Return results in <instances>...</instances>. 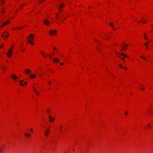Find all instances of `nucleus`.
<instances>
[{"instance_id":"nucleus-49","label":"nucleus","mask_w":153,"mask_h":153,"mask_svg":"<svg viewBox=\"0 0 153 153\" xmlns=\"http://www.w3.org/2000/svg\"><path fill=\"white\" fill-rule=\"evenodd\" d=\"M41 1H39V3H41Z\"/></svg>"},{"instance_id":"nucleus-15","label":"nucleus","mask_w":153,"mask_h":153,"mask_svg":"<svg viewBox=\"0 0 153 153\" xmlns=\"http://www.w3.org/2000/svg\"><path fill=\"white\" fill-rule=\"evenodd\" d=\"M142 21V23L143 24L145 23H146V20L145 19H143V18H142L141 19Z\"/></svg>"},{"instance_id":"nucleus-37","label":"nucleus","mask_w":153,"mask_h":153,"mask_svg":"<svg viewBox=\"0 0 153 153\" xmlns=\"http://www.w3.org/2000/svg\"><path fill=\"white\" fill-rule=\"evenodd\" d=\"M51 82L50 81H49L48 82V84L49 85H50L51 84Z\"/></svg>"},{"instance_id":"nucleus-42","label":"nucleus","mask_w":153,"mask_h":153,"mask_svg":"<svg viewBox=\"0 0 153 153\" xmlns=\"http://www.w3.org/2000/svg\"><path fill=\"white\" fill-rule=\"evenodd\" d=\"M148 126L149 127H150V125L149 124L148 125Z\"/></svg>"},{"instance_id":"nucleus-4","label":"nucleus","mask_w":153,"mask_h":153,"mask_svg":"<svg viewBox=\"0 0 153 153\" xmlns=\"http://www.w3.org/2000/svg\"><path fill=\"white\" fill-rule=\"evenodd\" d=\"M49 131L50 130L49 128H48L47 129L45 130V132L44 133V135L45 136L47 137L48 136L49 132Z\"/></svg>"},{"instance_id":"nucleus-32","label":"nucleus","mask_w":153,"mask_h":153,"mask_svg":"<svg viewBox=\"0 0 153 153\" xmlns=\"http://www.w3.org/2000/svg\"><path fill=\"white\" fill-rule=\"evenodd\" d=\"M5 23H4L1 26V27H2L3 26H5Z\"/></svg>"},{"instance_id":"nucleus-38","label":"nucleus","mask_w":153,"mask_h":153,"mask_svg":"<svg viewBox=\"0 0 153 153\" xmlns=\"http://www.w3.org/2000/svg\"><path fill=\"white\" fill-rule=\"evenodd\" d=\"M60 65H63V63H60Z\"/></svg>"},{"instance_id":"nucleus-14","label":"nucleus","mask_w":153,"mask_h":153,"mask_svg":"<svg viewBox=\"0 0 153 153\" xmlns=\"http://www.w3.org/2000/svg\"><path fill=\"white\" fill-rule=\"evenodd\" d=\"M144 38L146 40H147L148 38V37L146 36V35L145 34V33H144Z\"/></svg>"},{"instance_id":"nucleus-13","label":"nucleus","mask_w":153,"mask_h":153,"mask_svg":"<svg viewBox=\"0 0 153 153\" xmlns=\"http://www.w3.org/2000/svg\"><path fill=\"white\" fill-rule=\"evenodd\" d=\"M35 76L34 74L31 75L30 76V77L32 79H34L35 78Z\"/></svg>"},{"instance_id":"nucleus-51","label":"nucleus","mask_w":153,"mask_h":153,"mask_svg":"<svg viewBox=\"0 0 153 153\" xmlns=\"http://www.w3.org/2000/svg\"><path fill=\"white\" fill-rule=\"evenodd\" d=\"M3 70H4V68H3Z\"/></svg>"},{"instance_id":"nucleus-5","label":"nucleus","mask_w":153,"mask_h":153,"mask_svg":"<svg viewBox=\"0 0 153 153\" xmlns=\"http://www.w3.org/2000/svg\"><path fill=\"white\" fill-rule=\"evenodd\" d=\"M9 35L8 33L7 32L5 31L3 33V34L2 36V37H3L4 36L5 38L7 37Z\"/></svg>"},{"instance_id":"nucleus-52","label":"nucleus","mask_w":153,"mask_h":153,"mask_svg":"<svg viewBox=\"0 0 153 153\" xmlns=\"http://www.w3.org/2000/svg\"><path fill=\"white\" fill-rule=\"evenodd\" d=\"M65 19V18H64V19Z\"/></svg>"},{"instance_id":"nucleus-34","label":"nucleus","mask_w":153,"mask_h":153,"mask_svg":"<svg viewBox=\"0 0 153 153\" xmlns=\"http://www.w3.org/2000/svg\"><path fill=\"white\" fill-rule=\"evenodd\" d=\"M20 85H21V86H24V85L23 84H22V83H20Z\"/></svg>"},{"instance_id":"nucleus-43","label":"nucleus","mask_w":153,"mask_h":153,"mask_svg":"<svg viewBox=\"0 0 153 153\" xmlns=\"http://www.w3.org/2000/svg\"><path fill=\"white\" fill-rule=\"evenodd\" d=\"M49 57H50V58H52V57L51 56H49Z\"/></svg>"},{"instance_id":"nucleus-1","label":"nucleus","mask_w":153,"mask_h":153,"mask_svg":"<svg viewBox=\"0 0 153 153\" xmlns=\"http://www.w3.org/2000/svg\"><path fill=\"white\" fill-rule=\"evenodd\" d=\"M115 52L116 53V54L118 55V56L122 60H124V57H128V56L127 55L125 54L122 52H121L120 53V55L122 56V57H121L119 55H118V53L116 52V51H115Z\"/></svg>"},{"instance_id":"nucleus-31","label":"nucleus","mask_w":153,"mask_h":153,"mask_svg":"<svg viewBox=\"0 0 153 153\" xmlns=\"http://www.w3.org/2000/svg\"><path fill=\"white\" fill-rule=\"evenodd\" d=\"M5 23H4L1 26V27H2L3 26H5Z\"/></svg>"},{"instance_id":"nucleus-30","label":"nucleus","mask_w":153,"mask_h":153,"mask_svg":"<svg viewBox=\"0 0 153 153\" xmlns=\"http://www.w3.org/2000/svg\"><path fill=\"white\" fill-rule=\"evenodd\" d=\"M126 48H123L122 49V50H123V51H126Z\"/></svg>"},{"instance_id":"nucleus-20","label":"nucleus","mask_w":153,"mask_h":153,"mask_svg":"<svg viewBox=\"0 0 153 153\" xmlns=\"http://www.w3.org/2000/svg\"><path fill=\"white\" fill-rule=\"evenodd\" d=\"M34 37V35L33 34H30V36L28 37L29 38H33Z\"/></svg>"},{"instance_id":"nucleus-24","label":"nucleus","mask_w":153,"mask_h":153,"mask_svg":"<svg viewBox=\"0 0 153 153\" xmlns=\"http://www.w3.org/2000/svg\"><path fill=\"white\" fill-rule=\"evenodd\" d=\"M4 8H3L2 10H1V12L2 13H4Z\"/></svg>"},{"instance_id":"nucleus-50","label":"nucleus","mask_w":153,"mask_h":153,"mask_svg":"<svg viewBox=\"0 0 153 153\" xmlns=\"http://www.w3.org/2000/svg\"><path fill=\"white\" fill-rule=\"evenodd\" d=\"M25 49H24L23 50V51H25Z\"/></svg>"},{"instance_id":"nucleus-54","label":"nucleus","mask_w":153,"mask_h":153,"mask_svg":"<svg viewBox=\"0 0 153 153\" xmlns=\"http://www.w3.org/2000/svg\"><path fill=\"white\" fill-rule=\"evenodd\" d=\"M2 46H0V47H1V48H2Z\"/></svg>"},{"instance_id":"nucleus-17","label":"nucleus","mask_w":153,"mask_h":153,"mask_svg":"<svg viewBox=\"0 0 153 153\" xmlns=\"http://www.w3.org/2000/svg\"><path fill=\"white\" fill-rule=\"evenodd\" d=\"M0 1L1 4H2L5 2L4 0H0Z\"/></svg>"},{"instance_id":"nucleus-27","label":"nucleus","mask_w":153,"mask_h":153,"mask_svg":"<svg viewBox=\"0 0 153 153\" xmlns=\"http://www.w3.org/2000/svg\"><path fill=\"white\" fill-rule=\"evenodd\" d=\"M140 57L141 58H142L143 59H145L146 60V59H145V58L143 56H140Z\"/></svg>"},{"instance_id":"nucleus-28","label":"nucleus","mask_w":153,"mask_h":153,"mask_svg":"<svg viewBox=\"0 0 153 153\" xmlns=\"http://www.w3.org/2000/svg\"><path fill=\"white\" fill-rule=\"evenodd\" d=\"M24 27V26H22V27H21L20 28L18 27H17V28L18 29H22Z\"/></svg>"},{"instance_id":"nucleus-23","label":"nucleus","mask_w":153,"mask_h":153,"mask_svg":"<svg viewBox=\"0 0 153 153\" xmlns=\"http://www.w3.org/2000/svg\"><path fill=\"white\" fill-rule=\"evenodd\" d=\"M3 151V149L1 147H0V153L2 152Z\"/></svg>"},{"instance_id":"nucleus-12","label":"nucleus","mask_w":153,"mask_h":153,"mask_svg":"<svg viewBox=\"0 0 153 153\" xmlns=\"http://www.w3.org/2000/svg\"><path fill=\"white\" fill-rule=\"evenodd\" d=\"M53 61L54 62H56V63H57V62H59V60L57 59L56 58H54L53 59Z\"/></svg>"},{"instance_id":"nucleus-40","label":"nucleus","mask_w":153,"mask_h":153,"mask_svg":"<svg viewBox=\"0 0 153 153\" xmlns=\"http://www.w3.org/2000/svg\"><path fill=\"white\" fill-rule=\"evenodd\" d=\"M24 82V83H25V85H26L27 84V82Z\"/></svg>"},{"instance_id":"nucleus-56","label":"nucleus","mask_w":153,"mask_h":153,"mask_svg":"<svg viewBox=\"0 0 153 153\" xmlns=\"http://www.w3.org/2000/svg\"><path fill=\"white\" fill-rule=\"evenodd\" d=\"M43 0H42V1H43Z\"/></svg>"},{"instance_id":"nucleus-3","label":"nucleus","mask_w":153,"mask_h":153,"mask_svg":"<svg viewBox=\"0 0 153 153\" xmlns=\"http://www.w3.org/2000/svg\"><path fill=\"white\" fill-rule=\"evenodd\" d=\"M43 22L46 25H48L49 24V22L47 19H44Z\"/></svg>"},{"instance_id":"nucleus-33","label":"nucleus","mask_w":153,"mask_h":153,"mask_svg":"<svg viewBox=\"0 0 153 153\" xmlns=\"http://www.w3.org/2000/svg\"><path fill=\"white\" fill-rule=\"evenodd\" d=\"M5 23H4L1 26V27H2L3 26H5Z\"/></svg>"},{"instance_id":"nucleus-2","label":"nucleus","mask_w":153,"mask_h":153,"mask_svg":"<svg viewBox=\"0 0 153 153\" xmlns=\"http://www.w3.org/2000/svg\"><path fill=\"white\" fill-rule=\"evenodd\" d=\"M7 55L8 57L10 58L11 57V56L12 54V49H10L8 50V51L7 52Z\"/></svg>"},{"instance_id":"nucleus-35","label":"nucleus","mask_w":153,"mask_h":153,"mask_svg":"<svg viewBox=\"0 0 153 153\" xmlns=\"http://www.w3.org/2000/svg\"><path fill=\"white\" fill-rule=\"evenodd\" d=\"M128 113V111H126L125 113V114L126 115Z\"/></svg>"},{"instance_id":"nucleus-26","label":"nucleus","mask_w":153,"mask_h":153,"mask_svg":"<svg viewBox=\"0 0 153 153\" xmlns=\"http://www.w3.org/2000/svg\"><path fill=\"white\" fill-rule=\"evenodd\" d=\"M40 53L42 55V56L44 57H45V55H44V54H43L42 53L41 51H40Z\"/></svg>"},{"instance_id":"nucleus-19","label":"nucleus","mask_w":153,"mask_h":153,"mask_svg":"<svg viewBox=\"0 0 153 153\" xmlns=\"http://www.w3.org/2000/svg\"><path fill=\"white\" fill-rule=\"evenodd\" d=\"M34 90L35 91L37 95H38L39 94V93H38V91L36 90V88H34Z\"/></svg>"},{"instance_id":"nucleus-22","label":"nucleus","mask_w":153,"mask_h":153,"mask_svg":"<svg viewBox=\"0 0 153 153\" xmlns=\"http://www.w3.org/2000/svg\"><path fill=\"white\" fill-rule=\"evenodd\" d=\"M25 136H27L28 137H30L31 136L30 134H28L27 133H25Z\"/></svg>"},{"instance_id":"nucleus-9","label":"nucleus","mask_w":153,"mask_h":153,"mask_svg":"<svg viewBox=\"0 0 153 153\" xmlns=\"http://www.w3.org/2000/svg\"><path fill=\"white\" fill-rule=\"evenodd\" d=\"M49 117L50 119L49 121L50 122H52L54 120V117L52 118L51 115L49 116Z\"/></svg>"},{"instance_id":"nucleus-39","label":"nucleus","mask_w":153,"mask_h":153,"mask_svg":"<svg viewBox=\"0 0 153 153\" xmlns=\"http://www.w3.org/2000/svg\"><path fill=\"white\" fill-rule=\"evenodd\" d=\"M30 130L31 131H33V129L32 128H31V129H30Z\"/></svg>"},{"instance_id":"nucleus-46","label":"nucleus","mask_w":153,"mask_h":153,"mask_svg":"<svg viewBox=\"0 0 153 153\" xmlns=\"http://www.w3.org/2000/svg\"><path fill=\"white\" fill-rule=\"evenodd\" d=\"M56 48H53V50H56Z\"/></svg>"},{"instance_id":"nucleus-29","label":"nucleus","mask_w":153,"mask_h":153,"mask_svg":"<svg viewBox=\"0 0 153 153\" xmlns=\"http://www.w3.org/2000/svg\"><path fill=\"white\" fill-rule=\"evenodd\" d=\"M47 111L49 113H50V112H51V111L50 110H48V109H47Z\"/></svg>"},{"instance_id":"nucleus-53","label":"nucleus","mask_w":153,"mask_h":153,"mask_svg":"<svg viewBox=\"0 0 153 153\" xmlns=\"http://www.w3.org/2000/svg\"><path fill=\"white\" fill-rule=\"evenodd\" d=\"M6 69H7V68L6 67Z\"/></svg>"},{"instance_id":"nucleus-21","label":"nucleus","mask_w":153,"mask_h":153,"mask_svg":"<svg viewBox=\"0 0 153 153\" xmlns=\"http://www.w3.org/2000/svg\"><path fill=\"white\" fill-rule=\"evenodd\" d=\"M27 41L28 42L31 43V44L32 45H33V42H31V41H30V40H27Z\"/></svg>"},{"instance_id":"nucleus-6","label":"nucleus","mask_w":153,"mask_h":153,"mask_svg":"<svg viewBox=\"0 0 153 153\" xmlns=\"http://www.w3.org/2000/svg\"><path fill=\"white\" fill-rule=\"evenodd\" d=\"M58 7L59 11L60 12H61V9L63 7V3H62L61 4L58 5Z\"/></svg>"},{"instance_id":"nucleus-36","label":"nucleus","mask_w":153,"mask_h":153,"mask_svg":"<svg viewBox=\"0 0 153 153\" xmlns=\"http://www.w3.org/2000/svg\"><path fill=\"white\" fill-rule=\"evenodd\" d=\"M19 82H20V83H22V82H24V81H23L21 80L19 81Z\"/></svg>"},{"instance_id":"nucleus-45","label":"nucleus","mask_w":153,"mask_h":153,"mask_svg":"<svg viewBox=\"0 0 153 153\" xmlns=\"http://www.w3.org/2000/svg\"><path fill=\"white\" fill-rule=\"evenodd\" d=\"M138 22V23H140V21H138V22Z\"/></svg>"},{"instance_id":"nucleus-47","label":"nucleus","mask_w":153,"mask_h":153,"mask_svg":"<svg viewBox=\"0 0 153 153\" xmlns=\"http://www.w3.org/2000/svg\"><path fill=\"white\" fill-rule=\"evenodd\" d=\"M30 41H31V42H33V40H30Z\"/></svg>"},{"instance_id":"nucleus-11","label":"nucleus","mask_w":153,"mask_h":153,"mask_svg":"<svg viewBox=\"0 0 153 153\" xmlns=\"http://www.w3.org/2000/svg\"><path fill=\"white\" fill-rule=\"evenodd\" d=\"M30 72H31L30 70L29 69H27L25 71V72L27 74H30Z\"/></svg>"},{"instance_id":"nucleus-18","label":"nucleus","mask_w":153,"mask_h":153,"mask_svg":"<svg viewBox=\"0 0 153 153\" xmlns=\"http://www.w3.org/2000/svg\"><path fill=\"white\" fill-rule=\"evenodd\" d=\"M120 67L122 68H124L125 69L127 70V68L126 67H123L121 65H119Z\"/></svg>"},{"instance_id":"nucleus-48","label":"nucleus","mask_w":153,"mask_h":153,"mask_svg":"<svg viewBox=\"0 0 153 153\" xmlns=\"http://www.w3.org/2000/svg\"><path fill=\"white\" fill-rule=\"evenodd\" d=\"M60 131H62V129H61L60 130Z\"/></svg>"},{"instance_id":"nucleus-8","label":"nucleus","mask_w":153,"mask_h":153,"mask_svg":"<svg viewBox=\"0 0 153 153\" xmlns=\"http://www.w3.org/2000/svg\"><path fill=\"white\" fill-rule=\"evenodd\" d=\"M11 77L14 79H18V77L16 75L14 74L12 75Z\"/></svg>"},{"instance_id":"nucleus-10","label":"nucleus","mask_w":153,"mask_h":153,"mask_svg":"<svg viewBox=\"0 0 153 153\" xmlns=\"http://www.w3.org/2000/svg\"><path fill=\"white\" fill-rule=\"evenodd\" d=\"M149 42H145L144 43V45H145L146 48V49L147 50L148 49H149L148 47V44H149Z\"/></svg>"},{"instance_id":"nucleus-7","label":"nucleus","mask_w":153,"mask_h":153,"mask_svg":"<svg viewBox=\"0 0 153 153\" xmlns=\"http://www.w3.org/2000/svg\"><path fill=\"white\" fill-rule=\"evenodd\" d=\"M56 30H50L49 31V33L51 35H53V34L54 33L55 35H56Z\"/></svg>"},{"instance_id":"nucleus-16","label":"nucleus","mask_w":153,"mask_h":153,"mask_svg":"<svg viewBox=\"0 0 153 153\" xmlns=\"http://www.w3.org/2000/svg\"><path fill=\"white\" fill-rule=\"evenodd\" d=\"M109 25H110L114 29V30H116L115 29H114V25H113V24H112V23H110V24H109Z\"/></svg>"},{"instance_id":"nucleus-25","label":"nucleus","mask_w":153,"mask_h":153,"mask_svg":"<svg viewBox=\"0 0 153 153\" xmlns=\"http://www.w3.org/2000/svg\"><path fill=\"white\" fill-rule=\"evenodd\" d=\"M10 22L9 21H7L5 22L4 23H5V25L6 24L9 23Z\"/></svg>"},{"instance_id":"nucleus-55","label":"nucleus","mask_w":153,"mask_h":153,"mask_svg":"<svg viewBox=\"0 0 153 153\" xmlns=\"http://www.w3.org/2000/svg\"><path fill=\"white\" fill-rule=\"evenodd\" d=\"M1 48V47H0V49Z\"/></svg>"},{"instance_id":"nucleus-41","label":"nucleus","mask_w":153,"mask_h":153,"mask_svg":"<svg viewBox=\"0 0 153 153\" xmlns=\"http://www.w3.org/2000/svg\"><path fill=\"white\" fill-rule=\"evenodd\" d=\"M141 88V89L142 90H143V88H141H141Z\"/></svg>"},{"instance_id":"nucleus-44","label":"nucleus","mask_w":153,"mask_h":153,"mask_svg":"<svg viewBox=\"0 0 153 153\" xmlns=\"http://www.w3.org/2000/svg\"><path fill=\"white\" fill-rule=\"evenodd\" d=\"M128 46V45L127 44H125L124 45V46Z\"/></svg>"}]
</instances>
